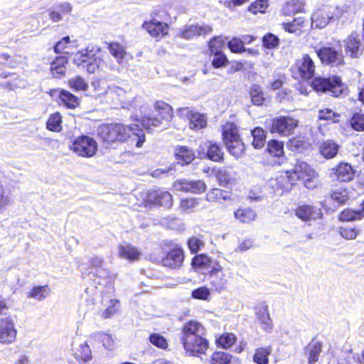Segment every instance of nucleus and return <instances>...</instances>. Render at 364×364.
<instances>
[{
	"label": "nucleus",
	"mask_w": 364,
	"mask_h": 364,
	"mask_svg": "<svg viewBox=\"0 0 364 364\" xmlns=\"http://www.w3.org/2000/svg\"><path fill=\"white\" fill-rule=\"evenodd\" d=\"M205 328L199 322L189 321L183 324L180 340L188 355L204 354L208 348V341L205 338Z\"/></svg>",
	"instance_id": "nucleus-1"
},
{
	"label": "nucleus",
	"mask_w": 364,
	"mask_h": 364,
	"mask_svg": "<svg viewBox=\"0 0 364 364\" xmlns=\"http://www.w3.org/2000/svg\"><path fill=\"white\" fill-rule=\"evenodd\" d=\"M98 135L106 142L124 141L127 138L136 141V146L141 147L144 141V131L138 124L125 127L121 124H103L98 128Z\"/></svg>",
	"instance_id": "nucleus-2"
},
{
	"label": "nucleus",
	"mask_w": 364,
	"mask_h": 364,
	"mask_svg": "<svg viewBox=\"0 0 364 364\" xmlns=\"http://www.w3.org/2000/svg\"><path fill=\"white\" fill-rule=\"evenodd\" d=\"M312 87L317 92L328 93L333 97L347 94V87L337 76L329 77H317L311 82Z\"/></svg>",
	"instance_id": "nucleus-3"
},
{
	"label": "nucleus",
	"mask_w": 364,
	"mask_h": 364,
	"mask_svg": "<svg viewBox=\"0 0 364 364\" xmlns=\"http://www.w3.org/2000/svg\"><path fill=\"white\" fill-rule=\"evenodd\" d=\"M223 139L230 154L236 158H240L244 154L245 144L240 137L235 124L227 122L223 126Z\"/></svg>",
	"instance_id": "nucleus-4"
},
{
	"label": "nucleus",
	"mask_w": 364,
	"mask_h": 364,
	"mask_svg": "<svg viewBox=\"0 0 364 364\" xmlns=\"http://www.w3.org/2000/svg\"><path fill=\"white\" fill-rule=\"evenodd\" d=\"M154 108L156 112L155 117H146L141 120L142 127L146 129L158 127L162 124V120L168 122L173 117L172 107L164 101L156 102Z\"/></svg>",
	"instance_id": "nucleus-5"
},
{
	"label": "nucleus",
	"mask_w": 364,
	"mask_h": 364,
	"mask_svg": "<svg viewBox=\"0 0 364 364\" xmlns=\"http://www.w3.org/2000/svg\"><path fill=\"white\" fill-rule=\"evenodd\" d=\"M291 72L294 78L311 79L315 73L313 59L308 54H303L292 65Z\"/></svg>",
	"instance_id": "nucleus-6"
},
{
	"label": "nucleus",
	"mask_w": 364,
	"mask_h": 364,
	"mask_svg": "<svg viewBox=\"0 0 364 364\" xmlns=\"http://www.w3.org/2000/svg\"><path fill=\"white\" fill-rule=\"evenodd\" d=\"M70 149L77 156L89 158L96 154L97 151V144L93 138L86 135H82L74 140Z\"/></svg>",
	"instance_id": "nucleus-7"
},
{
	"label": "nucleus",
	"mask_w": 364,
	"mask_h": 364,
	"mask_svg": "<svg viewBox=\"0 0 364 364\" xmlns=\"http://www.w3.org/2000/svg\"><path fill=\"white\" fill-rule=\"evenodd\" d=\"M298 126V121L290 117L280 116L272 119L269 126L272 134H278L282 136L291 135Z\"/></svg>",
	"instance_id": "nucleus-8"
},
{
	"label": "nucleus",
	"mask_w": 364,
	"mask_h": 364,
	"mask_svg": "<svg viewBox=\"0 0 364 364\" xmlns=\"http://www.w3.org/2000/svg\"><path fill=\"white\" fill-rule=\"evenodd\" d=\"M315 52L323 64L338 66L344 63L343 53L330 46L316 47Z\"/></svg>",
	"instance_id": "nucleus-9"
},
{
	"label": "nucleus",
	"mask_w": 364,
	"mask_h": 364,
	"mask_svg": "<svg viewBox=\"0 0 364 364\" xmlns=\"http://www.w3.org/2000/svg\"><path fill=\"white\" fill-rule=\"evenodd\" d=\"M289 181L294 183L297 179H305L306 177H316V173L315 171L306 163L300 160H296L294 167L291 171L287 172Z\"/></svg>",
	"instance_id": "nucleus-10"
},
{
	"label": "nucleus",
	"mask_w": 364,
	"mask_h": 364,
	"mask_svg": "<svg viewBox=\"0 0 364 364\" xmlns=\"http://www.w3.org/2000/svg\"><path fill=\"white\" fill-rule=\"evenodd\" d=\"M212 28L207 24L186 25L177 31L176 36L185 40H191L195 36L211 33Z\"/></svg>",
	"instance_id": "nucleus-11"
},
{
	"label": "nucleus",
	"mask_w": 364,
	"mask_h": 364,
	"mask_svg": "<svg viewBox=\"0 0 364 364\" xmlns=\"http://www.w3.org/2000/svg\"><path fill=\"white\" fill-rule=\"evenodd\" d=\"M17 331L11 317L0 319V343L9 344L16 338Z\"/></svg>",
	"instance_id": "nucleus-12"
},
{
	"label": "nucleus",
	"mask_w": 364,
	"mask_h": 364,
	"mask_svg": "<svg viewBox=\"0 0 364 364\" xmlns=\"http://www.w3.org/2000/svg\"><path fill=\"white\" fill-rule=\"evenodd\" d=\"M178 114L189 120L192 129H200L206 127L207 121L205 116L188 107L178 109Z\"/></svg>",
	"instance_id": "nucleus-13"
},
{
	"label": "nucleus",
	"mask_w": 364,
	"mask_h": 364,
	"mask_svg": "<svg viewBox=\"0 0 364 364\" xmlns=\"http://www.w3.org/2000/svg\"><path fill=\"white\" fill-rule=\"evenodd\" d=\"M75 61L77 62L78 65L82 63L83 67H86L89 73H94L97 70L100 69L104 63L100 58L90 56L87 50H85V53L82 51L80 53L76 55Z\"/></svg>",
	"instance_id": "nucleus-14"
},
{
	"label": "nucleus",
	"mask_w": 364,
	"mask_h": 364,
	"mask_svg": "<svg viewBox=\"0 0 364 364\" xmlns=\"http://www.w3.org/2000/svg\"><path fill=\"white\" fill-rule=\"evenodd\" d=\"M173 187L176 191H181L194 194H200L205 192L206 186L202 181H188L183 179L174 183Z\"/></svg>",
	"instance_id": "nucleus-15"
},
{
	"label": "nucleus",
	"mask_w": 364,
	"mask_h": 364,
	"mask_svg": "<svg viewBox=\"0 0 364 364\" xmlns=\"http://www.w3.org/2000/svg\"><path fill=\"white\" fill-rule=\"evenodd\" d=\"M345 50L351 58H358L363 51L359 36L356 33H352L344 41Z\"/></svg>",
	"instance_id": "nucleus-16"
},
{
	"label": "nucleus",
	"mask_w": 364,
	"mask_h": 364,
	"mask_svg": "<svg viewBox=\"0 0 364 364\" xmlns=\"http://www.w3.org/2000/svg\"><path fill=\"white\" fill-rule=\"evenodd\" d=\"M256 318L260 323L262 328L270 332L272 329V321L269 314L268 306L265 303L258 304L255 308Z\"/></svg>",
	"instance_id": "nucleus-17"
},
{
	"label": "nucleus",
	"mask_w": 364,
	"mask_h": 364,
	"mask_svg": "<svg viewBox=\"0 0 364 364\" xmlns=\"http://www.w3.org/2000/svg\"><path fill=\"white\" fill-rule=\"evenodd\" d=\"M184 259L183 251L181 248L176 247L171 250L165 257L162 259V263L165 267L176 269L181 266Z\"/></svg>",
	"instance_id": "nucleus-18"
},
{
	"label": "nucleus",
	"mask_w": 364,
	"mask_h": 364,
	"mask_svg": "<svg viewBox=\"0 0 364 364\" xmlns=\"http://www.w3.org/2000/svg\"><path fill=\"white\" fill-rule=\"evenodd\" d=\"M71 11L72 6L68 2L53 6L48 10L49 18L54 23L59 22L64 16L69 15Z\"/></svg>",
	"instance_id": "nucleus-19"
},
{
	"label": "nucleus",
	"mask_w": 364,
	"mask_h": 364,
	"mask_svg": "<svg viewBox=\"0 0 364 364\" xmlns=\"http://www.w3.org/2000/svg\"><path fill=\"white\" fill-rule=\"evenodd\" d=\"M331 171L337 179L343 182L351 181L355 175V171L352 166L344 162L340 163L336 167L332 168Z\"/></svg>",
	"instance_id": "nucleus-20"
},
{
	"label": "nucleus",
	"mask_w": 364,
	"mask_h": 364,
	"mask_svg": "<svg viewBox=\"0 0 364 364\" xmlns=\"http://www.w3.org/2000/svg\"><path fill=\"white\" fill-rule=\"evenodd\" d=\"M332 18L333 16L326 8L318 9L311 16V26L317 28H323Z\"/></svg>",
	"instance_id": "nucleus-21"
},
{
	"label": "nucleus",
	"mask_w": 364,
	"mask_h": 364,
	"mask_svg": "<svg viewBox=\"0 0 364 364\" xmlns=\"http://www.w3.org/2000/svg\"><path fill=\"white\" fill-rule=\"evenodd\" d=\"M296 215L303 220H311L319 218L322 215L321 209L316 208L309 205L299 206L296 210Z\"/></svg>",
	"instance_id": "nucleus-22"
},
{
	"label": "nucleus",
	"mask_w": 364,
	"mask_h": 364,
	"mask_svg": "<svg viewBox=\"0 0 364 364\" xmlns=\"http://www.w3.org/2000/svg\"><path fill=\"white\" fill-rule=\"evenodd\" d=\"M142 26L154 38H161L167 34L168 29V26L166 23L156 20L145 22Z\"/></svg>",
	"instance_id": "nucleus-23"
},
{
	"label": "nucleus",
	"mask_w": 364,
	"mask_h": 364,
	"mask_svg": "<svg viewBox=\"0 0 364 364\" xmlns=\"http://www.w3.org/2000/svg\"><path fill=\"white\" fill-rule=\"evenodd\" d=\"M150 200L155 204L169 208L172 206V196L168 191L158 190L149 195Z\"/></svg>",
	"instance_id": "nucleus-24"
},
{
	"label": "nucleus",
	"mask_w": 364,
	"mask_h": 364,
	"mask_svg": "<svg viewBox=\"0 0 364 364\" xmlns=\"http://www.w3.org/2000/svg\"><path fill=\"white\" fill-rule=\"evenodd\" d=\"M322 350V345L318 341L312 340L305 348L306 355L308 356L309 363L314 364L318 361V356Z\"/></svg>",
	"instance_id": "nucleus-25"
},
{
	"label": "nucleus",
	"mask_w": 364,
	"mask_h": 364,
	"mask_svg": "<svg viewBox=\"0 0 364 364\" xmlns=\"http://www.w3.org/2000/svg\"><path fill=\"white\" fill-rule=\"evenodd\" d=\"M118 254L120 257L126 259L130 262L138 260L141 255L140 251L130 245L119 246Z\"/></svg>",
	"instance_id": "nucleus-26"
},
{
	"label": "nucleus",
	"mask_w": 364,
	"mask_h": 364,
	"mask_svg": "<svg viewBox=\"0 0 364 364\" xmlns=\"http://www.w3.org/2000/svg\"><path fill=\"white\" fill-rule=\"evenodd\" d=\"M339 150V145L332 140H326L322 142L319 146L321 154L326 159L335 157Z\"/></svg>",
	"instance_id": "nucleus-27"
},
{
	"label": "nucleus",
	"mask_w": 364,
	"mask_h": 364,
	"mask_svg": "<svg viewBox=\"0 0 364 364\" xmlns=\"http://www.w3.org/2000/svg\"><path fill=\"white\" fill-rule=\"evenodd\" d=\"M107 44L110 54L116 59L119 64L122 63L127 55L125 48L117 42H111Z\"/></svg>",
	"instance_id": "nucleus-28"
},
{
	"label": "nucleus",
	"mask_w": 364,
	"mask_h": 364,
	"mask_svg": "<svg viewBox=\"0 0 364 364\" xmlns=\"http://www.w3.org/2000/svg\"><path fill=\"white\" fill-rule=\"evenodd\" d=\"M68 60L65 56L57 57L50 65V71L55 77H60L65 75V64Z\"/></svg>",
	"instance_id": "nucleus-29"
},
{
	"label": "nucleus",
	"mask_w": 364,
	"mask_h": 364,
	"mask_svg": "<svg viewBox=\"0 0 364 364\" xmlns=\"http://www.w3.org/2000/svg\"><path fill=\"white\" fill-rule=\"evenodd\" d=\"M176 157L182 165L190 164L195 158L193 150L186 146H181L176 149Z\"/></svg>",
	"instance_id": "nucleus-30"
},
{
	"label": "nucleus",
	"mask_w": 364,
	"mask_h": 364,
	"mask_svg": "<svg viewBox=\"0 0 364 364\" xmlns=\"http://www.w3.org/2000/svg\"><path fill=\"white\" fill-rule=\"evenodd\" d=\"M207 158L215 162H221L223 160L224 153L219 144L210 142L207 151Z\"/></svg>",
	"instance_id": "nucleus-31"
},
{
	"label": "nucleus",
	"mask_w": 364,
	"mask_h": 364,
	"mask_svg": "<svg viewBox=\"0 0 364 364\" xmlns=\"http://www.w3.org/2000/svg\"><path fill=\"white\" fill-rule=\"evenodd\" d=\"M235 218L241 223H248L255 220L257 213L254 210L248 208H240L237 210L234 213Z\"/></svg>",
	"instance_id": "nucleus-32"
},
{
	"label": "nucleus",
	"mask_w": 364,
	"mask_h": 364,
	"mask_svg": "<svg viewBox=\"0 0 364 364\" xmlns=\"http://www.w3.org/2000/svg\"><path fill=\"white\" fill-rule=\"evenodd\" d=\"M253 138L252 144L255 149H259L262 148L266 142V133L261 127H256L251 131Z\"/></svg>",
	"instance_id": "nucleus-33"
},
{
	"label": "nucleus",
	"mask_w": 364,
	"mask_h": 364,
	"mask_svg": "<svg viewBox=\"0 0 364 364\" xmlns=\"http://www.w3.org/2000/svg\"><path fill=\"white\" fill-rule=\"evenodd\" d=\"M304 4L301 0H289L283 6L282 11L285 16H290L302 12Z\"/></svg>",
	"instance_id": "nucleus-34"
},
{
	"label": "nucleus",
	"mask_w": 364,
	"mask_h": 364,
	"mask_svg": "<svg viewBox=\"0 0 364 364\" xmlns=\"http://www.w3.org/2000/svg\"><path fill=\"white\" fill-rule=\"evenodd\" d=\"M75 359L80 363H85L92 360V352L90 346L86 343L81 344L75 353Z\"/></svg>",
	"instance_id": "nucleus-35"
},
{
	"label": "nucleus",
	"mask_w": 364,
	"mask_h": 364,
	"mask_svg": "<svg viewBox=\"0 0 364 364\" xmlns=\"http://www.w3.org/2000/svg\"><path fill=\"white\" fill-rule=\"evenodd\" d=\"M267 151L272 156L280 158L284 155V144L276 139L267 143Z\"/></svg>",
	"instance_id": "nucleus-36"
},
{
	"label": "nucleus",
	"mask_w": 364,
	"mask_h": 364,
	"mask_svg": "<svg viewBox=\"0 0 364 364\" xmlns=\"http://www.w3.org/2000/svg\"><path fill=\"white\" fill-rule=\"evenodd\" d=\"M210 284L217 291L224 289L228 283L225 275L223 273L210 274Z\"/></svg>",
	"instance_id": "nucleus-37"
},
{
	"label": "nucleus",
	"mask_w": 364,
	"mask_h": 364,
	"mask_svg": "<svg viewBox=\"0 0 364 364\" xmlns=\"http://www.w3.org/2000/svg\"><path fill=\"white\" fill-rule=\"evenodd\" d=\"M50 291V288L47 285L34 287L29 292L28 297L41 301L49 295Z\"/></svg>",
	"instance_id": "nucleus-38"
},
{
	"label": "nucleus",
	"mask_w": 364,
	"mask_h": 364,
	"mask_svg": "<svg viewBox=\"0 0 364 364\" xmlns=\"http://www.w3.org/2000/svg\"><path fill=\"white\" fill-rule=\"evenodd\" d=\"M232 359L231 354L224 351H217L211 356L212 364H230Z\"/></svg>",
	"instance_id": "nucleus-39"
},
{
	"label": "nucleus",
	"mask_w": 364,
	"mask_h": 364,
	"mask_svg": "<svg viewBox=\"0 0 364 364\" xmlns=\"http://www.w3.org/2000/svg\"><path fill=\"white\" fill-rule=\"evenodd\" d=\"M271 352L272 349L270 347L257 348L254 355L253 360L257 364H267L269 361L268 356Z\"/></svg>",
	"instance_id": "nucleus-40"
},
{
	"label": "nucleus",
	"mask_w": 364,
	"mask_h": 364,
	"mask_svg": "<svg viewBox=\"0 0 364 364\" xmlns=\"http://www.w3.org/2000/svg\"><path fill=\"white\" fill-rule=\"evenodd\" d=\"M364 218V209L360 210H345L340 215L341 220L351 221Z\"/></svg>",
	"instance_id": "nucleus-41"
},
{
	"label": "nucleus",
	"mask_w": 364,
	"mask_h": 364,
	"mask_svg": "<svg viewBox=\"0 0 364 364\" xmlns=\"http://www.w3.org/2000/svg\"><path fill=\"white\" fill-rule=\"evenodd\" d=\"M59 97L65 105L69 108H75L78 105L77 97L68 91L61 90Z\"/></svg>",
	"instance_id": "nucleus-42"
},
{
	"label": "nucleus",
	"mask_w": 364,
	"mask_h": 364,
	"mask_svg": "<svg viewBox=\"0 0 364 364\" xmlns=\"http://www.w3.org/2000/svg\"><path fill=\"white\" fill-rule=\"evenodd\" d=\"M251 100L255 105H262L264 101V94L259 85H254L250 92Z\"/></svg>",
	"instance_id": "nucleus-43"
},
{
	"label": "nucleus",
	"mask_w": 364,
	"mask_h": 364,
	"mask_svg": "<svg viewBox=\"0 0 364 364\" xmlns=\"http://www.w3.org/2000/svg\"><path fill=\"white\" fill-rule=\"evenodd\" d=\"M350 124L355 131H364V114L361 112H355L350 119Z\"/></svg>",
	"instance_id": "nucleus-44"
},
{
	"label": "nucleus",
	"mask_w": 364,
	"mask_h": 364,
	"mask_svg": "<svg viewBox=\"0 0 364 364\" xmlns=\"http://www.w3.org/2000/svg\"><path fill=\"white\" fill-rule=\"evenodd\" d=\"M236 341V336L232 333H225L222 334L217 340L218 346L223 348H228L231 347Z\"/></svg>",
	"instance_id": "nucleus-45"
},
{
	"label": "nucleus",
	"mask_w": 364,
	"mask_h": 364,
	"mask_svg": "<svg viewBox=\"0 0 364 364\" xmlns=\"http://www.w3.org/2000/svg\"><path fill=\"white\" fill-rule=\"evenodd\" d=\"M61 122L60 114L56 112L50 116L46 123V127L52 132H59L61 129Z\"/></svg>",
	"instance_id": "nucleus-46"
},
{
	"label": "nucleus",
	"mask_w": 364,
	"mask_h": 364,
	"mask_svg": "<svg viewBox=\"0 0 364 364\" xmlns=\"http://www.w3.org/2000/svg\"><path fill=\"white\" fill-rule=\"evenodd\" d=\"M230 198V196L228 192L219 188H213L206 195V199L208 201H214L220 199L226 200Z\"/></svg>",
	"instance_id": "nucleus-47"
},
{
	"label": "nucleus",
	"mask_w": 364,
	"mask_h": 364,
	"mask_svg": "<svg viewBox=\"0 0 364 364\" xmlns=\"http://www.w3.org/2000/svg\"><path fill=\"white\" fill-rule=\"evenodd\" d=\"M331 198L337 203V205H340L348 199V196L346 189L339 188L331 192Z\"/></svg>",
	"instance_id": "nucleus-48"
},
{
	"label": "nucleus",
	"mask_w": 364,
	"mask_h": 364,
	"mask_svg": "<svg viewBox=\"0 0 364 364\" xmlns=\"http://www.w3.org/2000/svg\"><path fill=\"white\" fill-rule=\"evenodd\" d=\"M92 337L95 340H97L102 342L103 346L107 349H110L112 348L114 341L112 336L109 334L102 333V332H97L92 335Z\"/></svg>",
	"instance_id": "nucleus-49"
},
{
	"label": "nucleus",
	"mask_w": 364,
	"mask_h": 364,
	"mask_svg": "<svg viewBox=\"0 0 364 364\" xmlns=\"http://www.w3.org/2000/svg\"><path fill=\"white\" fill-rule=\"evenodd\" d=\"M91 267H94L97 269V274L100 277H106L108 276V272L106 269L102 268L103 264V259L100 257H94L90 260Z\"/></svg>",
	"instance_id": "nucleus-50"
},
{
	"label": "nucleus",
	"mask_w": 364,
	"mask_h": 364,
	"mask_svg": "<svg viewBox=\"0 0 364 364\" xmlns=\"http://www.w3.org/2000/svg\"><path fill=\"white\" fill-rule=\"evenodd\" d=\"M269 6L267 0H257L252 3L248 10L252 14L264 13Z\"/></svg>",
	"instance_id": "nucleus-51"
},
{
	"label": "nucleus",
	"mask_w": 364,
	"mask_h": 364,
	"mask_svg": "<svg viewBox=\"0 0 364 364\" xmlns=\"http://www.w3.org/2000/svg\"><path fill=\"white\" fill-rule=\"evenodd\" d=\"M69 85L71 88L75 90H83L85 91L88 88L87 83L83 78L80 76H77L69 80Z\"/></svg>",
	"instance_id": "nucleus-52"
},
{
	"label": "nucleus",
	"mask_w": 364,
	"mask_h": 364,
	"mask_svg": "<svg viewBox=\"0 0 364 364\" xmlns=\"http://www.w3.org/2000/svg\"><path fill=\"white\" fill-rule=\"evenodd\" d=\"M107 93L112 97L116 96L122 102H124L126 100V91L122 87L117 86H109L107 87Z\"/></svg>",
	"instance_id": "nucleus-53"
},
{
	"label": "nucleus",
	"mask_w": 364,
	"mask_h": 364,
	"mask_svg": "<svg viewBox=\"0 0 364 364\" xmlns=\"http://www.w3.org/2000/svg\"><path fill=\"white\" fill-rule=\"evenodd\" d=\"M150 342L155 346L165 349L168 347L166 339L160 334L153 333L149 336Z\"/></svg>",
	"instance_id": "nucleus-54"
},
{
	"label": "nucleus",
	"mask_w": 364,
	"mask_h": 364,
	"mask_svg": "<svg viewBox=\"0 0 364 364\" xmlns=\"http://www.w3.org/2000/svg\"><path fill=\"white\" fill-rule=\"evenodd\" d=\"M340 115L330 109H324L319 111V119L330 120L333 122H338Z\"/></svg>",
	"instance_id": "nucleus-55"
},
{
	"label": "nucleus",
	"mask_w": 364,
	"mask_h": 364,
	"mask_svg": "<svg viewBox=\"0 0 364 364\" xmlns=\"http://www.w3.org/2000/svg\"><path fill=\"white\" fill-rule=\"evenodd\" d=\"M225 46V41L220 37H215L209 43V49L211 53H217L220 52Z\"/></svg>",
	"instance_id": "nucleus-56"
},
{
	"label": "nucleus",
	"mask_w": 364,
	"mask_h": 364,
	"mask_svg": "<svg viewBox=\"0 0 364 364\" xmlns=\"http://www.w3.org/2000/svg\"><path fill=\"white\" fill-rule=\"evenodd\" d=\"M214 55L212 60V65L214 68H218L225 66L227 64L228 59L226 56L223 54L222 51L217 52V53H211Z\"/></svg>",
	"instance_id": "nucleus-57"
},
{
	"label": "nucleus",
	"mask_w": 364,
	"mask_h": 364,
	"mask_svg": "<svg viewBox=\"0 0 364 364\" xmlns=\"http://www.w3.org/2000/svg\"><path fill=\"white\" fill-rule=\"evenodd\" d=\"M228 48L233 53H241L245 50L242 41L237 38H234L228 43Z\"/></svg>",
	"instance_id": "nucleus-58"
},
{
	"label": "nucleus",
	"mask_w": 364,
	"mask_h": 364,
	"mask_svg": "<svg viewBox=\"0 0 364 364\" xmlns=\"http://www.w3.org/2000/svg\"><path fill=\"white\" fill-rule=\"evenodd\" d=\"M191 295L194 299L206 300L210 295V291L206 287H200L193 290Z\"/></svg>",
	"instance_id": "nucleus-59"
},
{
	"label": "nucleus",
	"mask_w": 364,
	"mask_h": 364,
	"mask_svg": "<svg viewBox=\"0 0 364 364\" xmlns=\"http://www.w3.org/2000/svg\"><path fill=\"white\" fill-rule=\"evenodd\" d=\"M117 303H118L117 300L111 299L110 305L100 314V316L102 318H108L113 316L117 311V309L115 307V304Z\"/></svg>",
	"instance_id": "nucleus-60"
},
{
	"label": "nucleus",
	"mask_w": 364,
	"mask_h": 364,
	"mask_svg": "<svg viewBox=\"0 0 364 364\" xmlns=\"http://www.w3.org/2000/svg\"><path fill=\"white\" fill-rule=\"evenodd\" d=\"M340 233L346 240H353L358 235V231L352 228H341Z\"/></svg>",
	"instance_id": "nucleus-61"
},
{
	"label": "nucleus",
	"mask_w": 364,
	"mask_h": 364,
	"mask_svg": "<svg viewBox=\"0 0 364 364\" xmlns=\"http://www.w3.org/2000/svg\"><path fill=\"white\" fill-rule=\"evenodd\" d=\"M203 245V242L196 237H191L188 242V247L192 252H197Z\"/></svg>",
	"instance_id": "nucleus-62"
},
{
	"label": "nucleus",
	"mask_w": 364,
	"mask_h": 364,
	"mask_svg": "<svg viewBox=\"0 0 364 364\" xmlns=\"http://www.w3.org/2000/svg\"><path fill=\"white\" fill-rule=\"evenodd\" d=\"M216 177L219 184L222 186H227L231 179L230 174L225 170L219 171L217 173Z\"/></svg>",
	"instance_id": "nucleus-63"
},
{
	"label": "nucleus",
	"mask_w": 364,
	"mask_h": 364,
	"mask_svg": "<svg viewBox=\"0 0 364 364\" xmlns=\"http://www.w3.org/2000/svg\"><path fill=\"white\" fill-rule=\"evenodd\" d=\"M263 42L267 48H271L278 45L279 39L274 35L269 33L264 36Z\"/></svg>",
	"instance_id": "nucleus-64"
}]
</instances>
